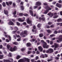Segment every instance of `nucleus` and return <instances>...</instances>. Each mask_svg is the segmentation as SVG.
<instances>
[{"label":"nucleus","instance_id":"1","mask_svg":"<svg viewBox=\"0 0 62 62\" xmlns=\"http://www.w3.org/2000/svg\"><path fill=\"white\" fill-rule=\"evenodd\" d=\"M30 61V59L28 58H24L23 59H20L18 61V62H26V61L28 62H29Z\"/></svg>","mask_w":62,"mask_h":62},{"label":"nucleus","instance_id":"2","mask_svg":"<svg viewBox=\"0 0 62 62\" xmlns=\"http://www.w3.org/2000/svg\"><path fill=\"white\" fill-rule=\"evenodd\" d=\"M45 8L46 9H47L45 10V11L43 13L44 14H47V13H48L49 11V10H52V8L48 6L45 7Z\"/></svg>","mask_w":62,"mask_h":62},{"label":"nucleus","instance_id":"3","mask_svg":"<svg viewBox=\"0 0 62 62\" xmlns=\"http://www.w3.org/2000/svg\"><path fill=\"white\" fill-rule=\"evenodd\" d=\"M41 43H43V47L44 48H46V49H48L49 48V46L47 45V43L46 42H44V41L43 40H41Z\"/></svg>","mask_w":62,"mask_h":62},{"label":"nucleus","instance_id":"4","mask_svg":"<svg viewBox=\"0 0 62 62\" xmlns=\"http://www.w3.org/2000/svg\"><path fill=\"white\" fill-rule=\"evenodd\" d=\"M17 46H15L13 48L11 47L10 50L11 52H14V51H16L17 50Z\"/></svg>","mask_w":62,"mask_h":62},{"label":"nucleus","instance_id":"5","mask_svg":"<svg viewBox=\"0 0 62 62\" xmlns=\"http://www.w3.org/2000/svg\"><path fill=\"white\" fill-rule=\"evenodd\" d=\"M54 52V50L53 49L50 48L46 50V53H49V54H51Z\"/></svg>","mask_w":62,"mask_h":62},{"label":"nucleus","instance_id":"6","mask_svg":"<svg viewBox=\"0 0 62 62\" xmlns=\"http://www.w3.org/2000/svg\"><path fill=\"white\" fill-rule=\"evenodd\" d=\"M56 41L58 43H60L62 41V35L60 36L58 38V40H57Z\"/></svg>","mask_w":62,"mask_h":62},{"label":"nucleus","instance_id":"7","mask_svg":"<svg viewBox=\"0 0 62 62\" xmlns=\"http://www.w3.org/2000/svg\"><path fill=\"white\" fill-rule=\"evenodd\" d=\"M11 60V61L10 62V61L9 60H5V59H3V62H13V60L12 59H10Z\"/></svg>","mask_w":62,"mask_h":62},{"label":"nucleus","instance_id":"8","mask_svg":"<svg viewBox=\"0 0 62 62\" xmlns=\"http://www.w3.org/2000/svg\"><path fill=\"white\" fill-rule=\"evenodd\" d=\"M27 22L28 24H31L30 25L31 26H32V21L29 20V19H28V20H27Z\"/></svg>","mask_w":62,"mask_h":62},{"label":"nucleus","instance_id":"9","mask_svg":"<svg viewBox=\"0 0 62 62\" xmlns=\"http://www.w3.org/2000/svg\"><path fill=\"white\" fill-rule=\"evenodd\" d=\"M54 50H56V48L59 47V45L58 44L54 43Z\"/></svg>","mask_w":62,"mask_h":62},{"label":"nucleus","instance_id":"10","mask_svg":"<svg viewBox=\"0 0 62 62\" xmlns=\"http://www.w3.org/2000/svg\"><path fill=\"white\" fill-rule=\"evenodd\" d=\"M23 31H22L21 32L20 34V35L21 37L23 38V37H25V35H24V34L23 33Z\"/></svg>","mask_w":62,"mask_h":62},{"label":"nucleus","instance_id":"11","mask_svg":"<svg viewBox=\"0 0 62 62\" xmlns=\"http://www.w3.org/2000/svg\"><path fill=\"white\" fill-rule=\"evenodd\" d=\"M6 4L7 6H9V5H11L12 4V1H9L8 2H6Z\"/></svg>","mask_w":62,"mask_h":62},{"label":"nucleus","instance_id":"12","mask_svg":"<svg viewBox=\"0 0 62 62\" xmlns=\"http://www.w3.org/2000/svg\"><path fill=\"white\" fill-rule=\"evenodd\" d=\"M41 3L39 2H36L35 4L36 6H39L41 5Z\"/></svg>","mask_w":62,"mask_h":62},{"label":"nucleus","instance_id":"13","mask_svg":"<svg viewBox=\"0 0 62 62\" xmlns=\"http://www.w3.org/2000/svg\"><path fill=\"white\" fill-rule=\"evenodd\" d=\"M47 15H48V16H50V17L51 18L54 15V14L52 13L51 12H49L47 14Z\"/></svg>","mask_w":62,"mask_h":62},{"label":"nucleus","instance_id":"14","mask_svg":"<svg viewBox=\"0 0 62 62\" xmlns=\"http://www.w3.org/2000/svg\"><path fill=\"white\" fill-rule=\"evenodd\" d=\"M39 20H42L43 21H44L45 20V17H44L42 18L40 17L39 18Z\"/></svg>","mask_w":62,"mask_h":62},{"label":"nucleus","instance_id":"15","mask_svg":"<svg viewBox=\"0 0 62 62\" xmlns=\"http://www.w3.org/2000/svg\"><path fill=\"white\" fill-rule=\"evenodd\" d=\"M61 4H59L58 3H57L56 4V7H58L59 8H61Z\"/></svg>","mask_w":62,"mask_h":62},{"label":"nucleus","instance_id":"16","mask_svg":"<svg viewBox=\"0 0 62 62\" xmlns=\"http://www.w3.org/2000/svg\"><path fill=\"white\" fill-rule=\"evenodd\" d=\"M29 12L30 14L31 15V16H33V11L31 10H30L29 11Z\"/></svg>","mask_w":62,"mask_h":62},{"label":"nucleus","instance_id":"17","mask_svg":"<svg viewBox=\"0 0 62 62\" xmlns=\"http://www.w3.org/2000/svg\"><path fill=\"white\" fill-rule=\"evenodd\" d=\"M8 24L9 25H14V23H13L11 21L8 23Z\"/></svg>","mask_w":62,"mask_h":62},{"label":"nucleus","instance_id":"18","mask_svg":"<svg viewBox=\"0 0 62 62\" xmlns=\"http://www.w3.org/2000/svg\"><path fill=\"white\" fill-rule=\"evenodd\" d=\"M38 49L40 51V52H42L43 50V48H42L41 46H39L38 47Z\"/></svg>","mask_w":62,"mask_h":62},{"label":"nucleus","instance_id":"19","mask_svg":"<svg viewBox=\"0 0 62 62\" xmlns=\"http://www.w3.org/2000/svg\"><path fill=\"white\" fill-rule=\"evenodd\" d=\"M4 14L6 15H8V11L7 10H4Z\"/></svg>","mask_w":62,"mask_h":62},{"label":"nucleus","instance_id":"20","mask_svg":"<svg viewBox=\"0 0 62 62\" xmlns=\"http://www.w3.org/2000/svg\"><path fill=\"white\" fill-rule=\"evenodd\" d=\"M31 46V44L30 43H28L26 44V46L27 47H30Z\"/></svg>","mask_w":62,"mask_h":62},{"label":"nucleus","instance_id":"21","mask_svg":"<svg viewBox=\"0 0 62 62\" xmlns=\"http://www.w3.org/2000/svg\"><path fill=\"white\" fill-rule=\"evenodd\" d=\"M5 37H6V38H7L8 37L9 38V39L10 40V41L11 40V37H10V36L9 35L8 36V35H5Z\"/></svg>","mask_w":62,"mask_h":62},{"label":"nucleus","instance_id":"22","mask_svg":"<svg viewBox=\"0 0 62 62\" xmlns=\"http://www.w3.org/2000/svg\"><path fill=\"white\" fill-rule=\"evenodd\" d=\"M27 31H23V33L24 34V35H27Z\"/></svg>","mask_w":62,"mask_h":62},{"label":"nucleus","instance_id":"23","mask_svg":"<svg viewBox=\"0 0 62 62\" xmlns=\"http://www.w3.org/2000/svg\"><path fill=\"white\" fill-rule=\"evenodd\" d=\"M39 36L40 38H42L43 36V34L42 33H40L39 35Z\"/></svg>","mask_w":62,"mask_h":62},{"label":"nucleus","instance_id":"24","mask_svg":"<svg viewBox=\"0 0 62 62\" xmlns=\"http://www.w3.org/2000/svg\"><path fill=\"white\" fill-rule=\"evenodd\" d=\"M4 58V56L3 55H0V59H2Z\"/></svg>","mask_w":62,"mask_h":62},{"label":"nucleus","instance_id":"25","mask_svg":"<svg viewBox=\"0 0 62 62\" xmlns=\"http://www.w3.org/2000/svg\"><path fill=\"white\" fill-rule=\"evenodd\" d=\"M24 7L23 6H20L21 9L22 10H23L24 9Z\"/></svg>","mask_w":62,"mask_h":62},{"label":"nucleus","instance_id":"26","mask_svg":"<svg viewBox=\"0 0 62 62\" xmlns=\"http://www.w3.org/2000/svg\"><path fill=\"white\" fill-rule=\"evenodd\" d=\"M7 49H9L10 48V49L11 47H11L9 45H7Z\"/></svg>","mask_w":62,"mask_h":62},{"label":"nucleus","instance_id":"27","mask_svg":"<svg viewBox=\"0 0 62 62\" xmlns=\"http://www.w3.org/2000/svg\"><path fill=\"white\" fill-rule=\"evenodd\" d=\"M47 33H49V34H51V31H50V30H47Z\"/></svg>","mask_w":62,"mask_h":62},{"label":"nucleus","instance_id":"28","mask_svg":"<svg viewBox=\"0 0 62 62\" xmlns=\"http://www.w3.org/2000/svg\"><path fill=\"white\" fill-rule=\"evenodd\" d=\"M21 57V56H20L18 55L16 57V59H19Z\"/></svg>","mask_w":62,"mask_h":62},{"label":"nucleus","instance_id":"29","mask_svg":"<svg viewBox=\"0 0 62 62\" xmlns=\"http://www.w3.org/2000/svg\"><path fill=\"white\" fill-rule=\"evenodd\" d=\"M18 21L19 22H23V20H22L21 18H19L18 19Z\"/></svg>","mask_w":62,"mask_h":62},{"label":"nucleus","instance_id":"30","mask_svg":"<svg viewBox=\"0 0 62 62\" xmlns=\"http://www.w3.org/2000/svg\"><path fill=\"white\" fill-rule=\"evenodd\" d=\"M13 44H14V45H18V42H14L13 43Z\"/></svg>","mask_w":62,"mask_h":62},{"label":"nucleus","instance_id":"31","mask_svg":"<svg viewBox=\"0 0 62 62\" xmlns=\"http://www.w3.org/2000/svg\"><path fill=\"white\" fill-rule=\"evenodd\" d=\"M19 15L20 16H23V13H20L19 14Z\"/></svg>","mask_w":62,"mask_h":62},{"label":"nucleus","instance_id":"32","mask_svg":"<svg viewBox=\"0 0 62 62\" xmlns=\"http://www.w3.org/2000/svg\"><path fill=\"white\" fill-rule=\"evenodd\" d=\"M25 50V49L24 48H21V50L22 52H24Z\"/></svg>","mask_w":62,"mask_h":62},{"label":"nucleus","instance_id":"33","mask_svg":"<svg viewBox=\"0 0 62 62\" xmlns=\"http://www.w3.org/2000/svg\"><path fill=\"white\" fill-rule=\"evenodd\" d=\"M16 7V4H15V3H14L13 4V8H15V7Z\"/></svg>","mask_w":62,"mask_h":62},{"label":"nucleus","instance_id":"34","mask_svg":"<svg viewBox=\"0 0 62 62\" xmlns=\"http://www.w3.org/2000/svg\"><path fill=\"white\" fill-rule=\"evenodd\" d=\"M61 21H62V19L61 18H59L57 20V22H60Z\"/></svg>","mask_w":62,"mask_h":62},{"label":"nucleus","instance_id":"35","mask_svg":"<svg viewBox=\"0 0 62 62\" xmlns=\"http://www.w3.org/2000/svg\"><path fill=\"white\" fill-rule=\"evenodd\" d=\"M41 25V24L40 23H39L37 25V27H38V28H40V27Z\"/></svg>","mask_w":62,"mask_h":62},{"label":"nucleus","instance_id":"36","mask_svg":"<svg viewBox=\"0 0 62 62\" xmlns=\"http://www.w3.org/2000/svg\"><path fill=\"white\" fill-rule=\"evenodd\" d=\"M35 60L34 59H32L31 60V61L32 62H37V61H35Z\"/></svg>","mask_w":62,"mask_h":62},{"label":"nucleus","instance_id":"37","mask_svg":"<svg viewBox=\"0 0 62 62\" xmlns=\"http://www.w3.org/2000/svg\"><path fill=\"white\" fill-rule=\"evenodd\" d=\"M9 54L8 55V56L9 57H11L12 56V54L11 53H9Z\"/></svg>","mask_w":62,"mask_h":62},{"label":"nucleus","instance_id":"38","mask_svg":"<svg viewBox=\"0 0 62 62\" xmlns=\"http://www.w3.org/2000/svg\"><path fill=\"white\" fill-rule=\"evenodd\" d=\"M48 25H51L52 24H53V23L51 22H48Z\"/></svg>","mask_w":62,"mask_h":62},{"label":"nucleus","instance_id":"39","mask_svg":"<svg viewBox=\"0 0 62 62\" xmlns=\"http://www.w3.org/2000/svg\"><path fill=\"white\" fill-rule=\"evenodd\" d=\"M16 2L17 3H19L21 2V0H17Z\"/></svg>","mask_w":62,"mask_h":62},{"label":"nucleus","instance_id":"40","mask_svg":"<svg viewBox=\"0 0 62 62\" xmlns=\"http://www.w3.org/2000/svg\"><path fill=\"white\" fill-rule=\"evenodd\" d=\"M2 5L3 7H6V3L5 2H3V3Z\"/></svg>","mask_w":62,"mask_h":62},{"label":"nucleus","instance_id":"41","mask_svg":"<svg viewBox=\"0 0 62 62\" xmlns=\"http://www.w3.org/2000/svg\"><path fill=\"white\" fill-rule=\"evenodd\" d=\"M16 11H15L13 13V15H15L16 14Z\"/></svg>","mask_w":62,"mask_h":62},{"label":"nucleus","instance_id":"42","mask_svg":"<svg viewBox=\"0 0 62 62\" xmlns=\"http://www.w3.org/2000/svg\"><path fill=\"white\" fill-rule=\"evenodd\" d=\"M54 34H57V31H55L53 32Z\"/></svg>","mask_w":62,"mask_h":62},{"label":"nucleus","instance_id":"43","mask_svg":"<svg viewBox=\"0 0 62 62\" xmlns=\"http://www.w3.org/2000/svg\"><path fill=\"white\" fill-rule=\"evenodd\" d=\"M35 40L34 39H31V40H30V41L31 42H34L35 41Z\"/></svg>","mask_w":62,"mask_h":62},{"label":"nucleus","instance_id":"44","mask_svg":"<svg viewBox=\"0 0 62 62\" xmlns=\"http://www.w3.org/2000/svg\"><path fill=\"white\" fill-rule=\"evenodd\" d=\"M46 28H48V29L50 28V26L49 25H46Z\"/></svg>","mask_w":62,"mask_h":62},{"label":"nucleus","instance_id":"45","mask_svg":"<svg viewBox=\"0 0 62 62\" xmlns=\"http://www.w3.org/2000/svg\"><path fill=\"white\" fill-rule=\"evenodd\" d=\"M12 21L13 22H15V23L16 21V20L14 19H12Z\"/></svg>","mask_w":62,"mask_h":62},{"label":"nucleus","instance_id":"46","mask_svg":"<svg viewBox=\"0 0 62 62\" xmlns=\"http://www.w3.org/2000/svg\"><path fill=\"white\" fill-rule=\"evenodd\" d=\"M50 27L51 28H54V25L52 24V25H51L50 26Z\"/></svg>","mask_w":62,"mask_h":62},{"label":"nucleus","instance_id":"47","mask_svg":"<svg viewBox=\"0 0 62 62\" xmlns=\"http://www.w3.org/2000/svg\"><path fill=\"white\" fill-rule=\"evenodd\" d=\"M23 15H24V16H28V15L26 13L23 14Z\"/></svg>","mask_w":62,"mask_h":62},{"label":"nucleus","instance_id":"48","mask_svg":"<svg viewBox=\"0 0 62 62\" xmlns=\"http://www.w3.org/2000/svg\"><path fill=\"white\" fill-rule=\"evenodd\" d=\"M50 45H53V41H50Z\"/></svg>","mask_w":62,"mask_h":62},{"label":"nucleus","instance_id":"49","mask_svg":"<svg viewBox=\"0 0 62 62\" xmlns=\"http://www.w3.org/2000/svg\"><path fill=\"white\" fill-rule=\"evenodd\" d=\"M38 6H34L33 7L34 9H36V8H38Z\"/></svg>","mask_w":62,"mask_h":62},{"label":"nucleus","instance_id":"50","mask_svg":"<svg viewBox=\"0 0 62 62\" xmlns=\"http://www.w3.org/2000/svg\"><path fill=\"white\" fill-rule=\"evenodd\" d=\"M55 59H56V60H59V58L58 57H55Z\"/></svg>","mask_w":62,"mask_h":62},{"label":"nucleus","instance_id":"51","mask_svg":"<svg viewBox=\"0 0 62 62\" xmlns=\"http://www.w3.org/2000/svg\"><path fill=\"white\" fill-rule=\"evenodd\" d=\"M6 42H9V41L8 39H6Z\"/></svg>","mask_w":62,"mask_h":62},{"label":"nucleus","instance_id":"52","mask_svg":"<svg viewBox=\"0 0 62 62\" xmlns=\"http://www.w3.org/2000/svg\"><path fill=\"white\" fill-rule=\"evenodd\" d=\"M31 53V51H29L28 52V54H30Z\"/></svg>","mask_w":62,"mask_h":62},{"label":"nucleus","instance_id":"53","mask_svg":"<svg viewBox=\"0 0 62 62\" xmlns=\"http://www.w3.org/2000/svg\"><path fill=\"white\" fill-rule=\"evenodd\" d=\"M32 31L33 32H37V30H34V29H32Z\"/></svg>","mask_w":62,"mask_h":62},{"label":"nucleus","instance_id":"54","mask_svg":"<svg viewBox=\"0 0 62 62\" xmlns=\"http://www.w3.org/2000/svg\"><path fill=\"white\" fill-rule=\"evenodd\" d=\"M53 60V59H48L47 60V61L48 62H50V61H52Z\"/></svg>","mask_w":62,"mask_h":62},{"label":"nucleus","instance_id":"55","mask_svg":"<svg viewBox=\"0 0 62 62\" xmlns=\"http://www.w3.org/2000/svg\"><path fill=\"white\" fill-rule=\"evenodd\" d=\"M58 17V16H56L53 17V18H57Z\"/></svg>","mask_w":62,"mask_h":62},{"label":"nucleus","instance_id":"56","mask_svg":"<svg viewBox=\"0 0 62 62\" xmlns=\"http://www.w3.org/2000/svg\"><path fill=\"white\" fill-rule=\"evenodd\" d=\"M16 23L17 25H20V23H19L17 22H16Z\"/></svg>","mask_w":62,"mask_h":62},{"label":"nucleus","instance_id":"57","mask_svg":"<svg viewBox=\"0 0 62 62\" xmlns=\"http://www.w3.org/2000/svg\"><path fill=\"white\" fill-rule=\"evenodd\" d=\"M55 36V35L54 34H53L52 35H50V37H54Z\"/></svg>","mask_w":62,"mask_h":62},{"label":"nucleus","instance_id":"58","mask_svg":"<svg viewBox=\"0 0 62 62\" xmlns=\"http://www.w3.org/2000/svg\"><path fill=\"white\" fill-rule=\"evenodd\" d=\"M15 30H16V31H17L18 30V28L17 27H15Z\"/></svg>","mask_w":62,"mask_h":62},{"label":"nucleus","instance_id":"59","mask_svg":"<svg viewBox=\"0 0 62 62\" xmlns=\"http://www.w3.org/2000/svg\"><path fill=\"white\" fill-rule=\"evenodd\" d=\"M16 37L17 38H21V37L19 35H17Z\"/></svg>","mask_w":62,"mask_h":62},{"label":"nucleus","instance_id":"60","mask_svg":"<svg viewBox=\"0 0 62 62\" xmlns=\"http://www.w3.org/2000/svg\"><path fill=\"white\" fill-rule=\"evenodd\" d=\"M2 5L0 4V10H1L2 9Z\"/></svg>","mask_w":62,"mask_h":62},{"label":"nucleus","instance_id":"61","mask_svg":"<svg viewBox=\"0 0 62 62\" xmlns=\"http://www.w3.org/2000/svg\"><path fill=\"white\" fill-rule=\"evenodd\" d=\"M61 33V31L60 30H58V31H57L58 33Z\"/></svg>","mask_w":62,"mask_h":62},{"label":"nucleus","instance_id":"62","mask_svg":"<svg viewBox=\"0 0 62 62\" xmlns=\"http://www.w3.org/2000/svg\"><path fill=\"white\" fill-rule=\"evenodd\" d=\"M23 25H26V23L25 22H24L23 23Z\"/></svg>","mask_w":62,"mask_h":62},{"label":"nucleus","instance_id":"63","mask_svg":"<svg viewBox=\"0 0 62 62\" xmlns=\"http://www.w3.org/2000/svg\"><path fill=\"white\" fill-rule=\"evenodd\" d=\"M60 15L61 16H62V11H61L60 12Z\"/></svg>","mask_w":62,"mask_h":62},{"label":"nucleus","instance_id":"64","mask_svg":"<svg viewBox=\"0 0 62 62\" xmlns=\"http://www.w3.org/2000/svg\"><path fill=\"white\" fill-rule=\"evenodd\" d=\"M62 1H61V0H60L59 1V3L62 4Z\"/></svg>","mask_w":62,"mask_h":62}]
</instances>
